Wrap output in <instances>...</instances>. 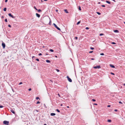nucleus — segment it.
Segmentation results:
<instances>
[{"mask_svg": "<svg viewBox=\"0 0 125 125\" xmlns=\"http://www.w3.org/2000/svg\"><path fill=\"white\" fill-rule=\"evenodd\" d=\"M3 123L4 124L7 125H10L8 124L9 123V121H4L3 122Z\"/></svg>", "mask_w": 125, "mask_h": 125, "instance_id": "1", "label": "nucleus"}, {"mask_svg": "<svg viewBox=\"0 0 125 125\" xmlns=\"http://www.w3.org/2000/svg\"><path fill=\"white\" fill-rule=\"evenodd\" d=\"M53 25L54 26V27L56 28L58 30L61 31V29L59 27H58L55 23H53Z\"/></svg>", "mask_w": 125, "mask_h": 125, "instance_id": "2", "label": "nucleus"}, {"mask_svg": "<svg viewBox=\"0 0 125 125\" xmlns=\"http://www.w3.org/2000/svg\"><path fill=\"white\" fill-rule=\"evenodd\" d=\"M67 78L68 79V80L69 82H72V79L68 76H67Z\"/></svg>", "mask_w": 125, "mask_h": 125, "instance_id": "3", "label": "nucleus"}, {"mask_svg": "<svg viewBox=\"0 0 125 125\" xmlns=\"http://www.w3.org/2000/svg\"><path fill=\"white\" fill-rule=\"evenodd\" d=\"M94 68V69H99L101 68L100 66V65L97 66H95L93 67Z\"/></svg>", "mask_w": 125, "mask_h": 125, "instance_id": "4", "label": "nucleus"}, {"mask_svg": "<svg viewBox=\"0 0 125 125\" xmlns=\"http://www.w3.org/2000/svg\"><path fill=\"white\" fill-rule=\"evenodd\" d=\"M8 15L9 16L11 17L12 18H15V17L13 15H12L10 13H9L8 14Z\"/></svg>", "mask_w": 125, "mask_h": 125, "instance_id": "5", "label": "nucleus"}, {"mask_svg": "<svg viewBox=\"0 0 125 125\" xmlns=\"http://www.w3.org/2000/svg\"><path fill=\"white\" fill-rule=\"evenodd\" d=\"M2 46L3 49H4L5 47V43L3 42L2 43Z\"/></svg>", "mask_w": 125, "mask_h": 125, "instance_id": "6", "label": "nucleus"}, {"mask_svg": "<svg viewBox=\"0 0 125 125\" xmlns=\"http://www.w3.org/2000/svg\"><path fill=\"white\" fill-rule=\"evenodd\" d=\"M10 111L13 114H15V112L14 111V110L13 109H11L10 110Z\"/></svg>", "mask_w": 125, "mask_h": 125, "instance_id": "7", "label": "nucleus"}, {"mask_svg": "<svg viewBox=\"0 0 125 125\" xmlns=\"http://www.w3.org/2000/svg\"><path fill=\"white\" fill-rule=\"evenodd\" d=\"M110 66L112 68H115V66H114V65H113L111 64H110Z\"/></svg>", "mask_w": 125, "mask_h": 125, "instance_id": "8", "label": "nucleus"}, {"mask_svg": "<svg viewBox=\"0 0 125 125\" xmlns=\"http://www.w3.org/2000/svg\"><path fill=\"white\" fill-rule=\"evenodd\" d=\"M36 15L37 17L39 18L40 17V15L39 14H38V13H36Z\"/></svg>", "mask_w": 125, "mask_h": 125, "instance_id": "9", "label": "nucleus"}, {"mask_svg": "<svg viewBox=\"0 0 125 125\" xmlns=\"http://www.w3.org/2000/svg\"><path fill=\"white\" fill-rule=\"evenodd\" d=\"M51 116H54L55 115V114L54 113H51Z\"/></svg>", "mask_w": 125, "mask_h": 125, "instance_id": "10", "label": "nucleus"}, {"mask_svg": "<svg viewBox=\"0 0 125 125\" xmlns=\"http://www.w3.org/2000/svg\"><path fill=\"white\" fill-rule=\"evenodd\" d=\"M114 31L115 32L118 33L119 32V31L117 30H115Z\"/></svg>", "mask_w": 125, "mask_h": 125, "instance_id": "11", "label": "nucleus"}, {"mask_svg": "<svg viewBox=\"0 0 125 125\" xmlns=\"http://www.w3.org/2000/svg\"><path fill=\"white\" fill-rule=\"evenodd\" d=\"M46 62L47 63H50L51 62V61L50 60H46Z\"/></svg>", "mask_w": 125, "mask_h": 125, "instance_id": "12", "label": "nucleus"}, {"mask_svg": "<svg viewBox=\"0 0 125 125\" xmlns=\"http://www.w3.org/2000/svg\"><path fill=\"white\" fill-rule=\"evenodd\" d=\"M105 2L109 4H111L110 2V1H108V0H106L105 1Z\"/></svg>", "mask_w": 125, "mask_h": 125, "instance_id": "13", "label": "nucleus"}, {"mask_svg": "<svg viewBox=\"0 0 125 125\" xmlns=\"http://www.w3.org/2000/svg\"><path fill=\"white\" fill-rule=\"evenodd\" d=\"M65 12L66 13H68L69 12L66 9H65L64 10Z\"/></svg>", "mask_w": 125, "mask_h": 125, "instance_id": "14", "label": "nucleus"}, {"mask_svg": "<svg viewBox=\"0 0 125 125\" xmlns=\"http://www.w3.org/2000/svg\"><path fill=\"white\" fill-rule=\"evenodd\" d=\"M107 122H112V120H111L108 119L107 120Z\"/></svg>", "mask_w": 125, "mask_h": 125, "instance_id": "15", "label": "nucleus"}, {"mask_svg": "<svg viewBox=\"0 0 125 125\" xmlns=\"http://www.w3.org/2000/svg\"><path fill=\"white\" fill-rule=\"evenodd\" d=\"M80 22H81V21H78L76 23V25H78L80 23Z\"/></svg>", "mask_w": 125, "mask_h": 125, "instance_id": "16", "label": "nucleus"}, {"mask_svg": "<svg viewBox=\"0 0 125 125\" xmlns=\"http://www.w3.org/2000/svg\"><path fill=\"white\" fill-rule=\"evenodd\" d=\"M7 10V8H4L3 9V10L4 11H6Z\"/></svg>", "mask_w": 125, "mask_h": 125, "instance_id": "17", "label": "nucleus"}, {"mask_svg": "<svg viewBox=\"0 0 125 125\" xmlns=\"http://www.w3.org/2000/svg\"><path fill=\"white\" fill-rule=\"evenodd\" d=\"M78 7H78L79 10H81V7L80 6H79Z\"/></svg>", "mask_w": 125, "mask_h": 125, "instance_id": "18", "label": "nucleus"}, {"mask_svg": "<svg viewBox=\"0 0 125 125\" xmlns=\"http://www.w3.org/2000/svg\"><path fill=\"white\" fill-rule=\"evenodd\" d=\"M96 13L97 14H98L99 15H100L101 14V13L100 12H96Z\"/></svg>", "mask_w": 125, "mask_h": 125, "instance_id": "19", "label": "nucleus"}, {"mask_svg": "<svg viewBox=\"0 0 125 125\" xmlns=\"http://www.w3.org/2000/svg\"><path fill=\"white\" fill-rule=\"evenodd\" d=\"M50 52H53L54 51V50H53L52 49H50Z\"/></svg>", "mask_w": 125, "mask_h": 125, "instance_id": "20", "label": "nucleus"}, {"mask_svg": "<svg viewBox=\"0 0 125 125\" xmlns=\"http://www.w3.org/2000/svg\"><path fill=\"white\" fill-rule=\"evenodd\" d=\"M56 111L58 112H60V111L58 109H57L56 110Z\"/></svg>", "mask_w": 125, "mask_h": 125, "instance_id": "21", "label": "nucleus"}, {"mask_svg": "<svg viewBox=\"0 0 125 125\" xmlns=\"http://www.w3.org/2000/svg\"><path fill=\"white\" fill-rule=\"evenodd\" d=\"M90 49L91 50H93L94 49V48L91 47L90 48Z\"/></svg>", "mask_w": 125, "mask_h": 125, "instance_id": "22", "label": "nucleus"}, {"mask_svg": "<svg viewBox=\"0 0 125 125\" xmlns=\"http://www.w3.org/2000/svg\"><path fill=\"white\" fill-rule=\"evenodd\" d=\"M104 35V34L103 33H100V34L99 35L100 36H102Z\"/></svg>", "mask_w": 125, "mask_h": 125, "instance_id": "23", "label": "nucleus"}, {"mask_svg": "<svg viewBox=\"0 0 125 125\" xmlns=\"http://www.w3.org/2000/svg\"><path fill=\"white\" fill-rule=\"evenodd\" d=\"M56 71H57L58 72H59L60 71V70H59V69H56Z\"/></svg>", "mask_w": 125, "mask_h": 125, "instance_id": "24", "label": "nucleus"}, {"mask_svg": "<svg viewBox=\"0 0 125 125\" xmlns=\"http://www.w3.org/2000/svg\"><path fill=\"white\" fill-rule=\"evenodd\" d=\"M36 99L37 100H38V99H39V97H36Z\"/></svg>", "mask_w": 125, "mask_h": 125, "instance_id": "25", "label": "nucleus"}, {"mask_svg": "<svg viewBox=\"0 0 125 125\" xmlns=\"http://www.w3.org/2000/svg\"><path fill=\"white\" fill-rule=\"evenodd\" d=\"M36 60L38 61H39V59L38 58L36 59Z\"/></svg>", "mask_w": 125, "mask_h": 125, "instance_id": "26", "label": "nucleus"}, {"mask_svg": "<svg viewBox=\"0 0 125 125\" xmlns=\"http://www.w3.org/2000/svg\"><path fill=\"white\" fill-rule=\"evenodd\" d=\"M92 100L93 102H95L96 101V100L95 99H92Z\"/></svg>", "mask_w": 125, "mask_h": 125, "instance_id": "27", "label": "nucleus"}, {"mask_svg": "<svg viewBox=\"0 0 125 125\" xmlns=\"http://www.w3.org/2000/svg\"><path fill=\"white\" fill-rule=\"evenodd\" d=\"M111 43L113 44H116V43L114 42H112Z\"/></svg>", "mask_w": 125, "mask_h": 125, "instance_id": "28", "label": "nucleus"}, {"mask_svg": "<svg viewBox=\"0 0 125 125\" xmlns=\"http://www.w3.org/2000/svg\"><path fill=\"white\" fill-rule=\"evenodd\" d=\"M100 55H104V54L103 53H100Z\"/></svg>", "mask_w": 125, "mask_h": 125, "instance_id": "29", "label": "nucleus"}, {"mask_svg": "<svg viewBox=\"0 0 125 125\" xmlns=\"http://www.w3.org/2000/svg\"><path fill=\"white\" fill-rule=\"evenodd\" d=\"M110 74H111L113 75H115V74L114 73H113L112 72H111L110 73Z\"/></svg>", "mask_w": 125, "mask_h": 125, "instance_id": "30", "label": "nucleus"}, {"mask_svg": "<svg viewBox=\"0 0 125 125\" xmlns=\"http://www.w3.org/2000/svg\"><path fill=\"white\" fill-rule=\"evenodd\" d=\"M40 103V102H39V101H38V102H37V103H36V104H39Z\"/></svg>", "mask_w": 125, "mask_h": 125, "instance_id": "31", "label": "nucleus"}, {"mask_svg": "<svg viewBox=\"0 0 125 125\" xmlns=\"http://www.w3.org/2000/svg\"><path fill=\"white\" fill-rule=\"evenodd\" d=\"M3 107H4L2 105H0V108H3Z\"/></svg>", "mask_w": 125, "mask_h": 125, "instance_id": "32", "label": "nucleus"}, {"mask_svg": "<svg viewBox=\"0 0 125 125\" xmlns=\"http://www.w3.org/2000/svg\"><path fill=\"white\" fill-rule=\"evenodd\" d=\"M93 52V51H90L89 52V53H92Z\"/></svg>", "mask_w": 125, "mask_h": 125, "instance_id": "33", "label": "nucleus"}, {"mask_svg": "<svg viewBox=\"0 0 125 125\" xmlns=\"http://www.w3.org/2000/svg\"><path fill=\"white\" fill-rule=\"evenodd\" d=\"M85 29L86 30H88L89 29V28L88 27H86L85 28Z\"/></svg>", "mask_w": 125, "mask_h": 125, "instance_id": "34", "label": "nucleus"}, {"mask_svg": "<svg viewBox=\"0 0 125 125\" xmlns=\"http://www.w3.org/2000/svg\"><path fill=\"white\" fill-rule=\"evenodd\" d=\"M38 12H40V11H41V10L40 9H39L38 10Z\"/></svg>", "mask_w": 125, "mask_h": 125, "instance_id": "35", "label": "nucleus"}, {"mask_svg": "<svg viewBox=\"0 0 125 125\" xmlns=\"http://www.w3.org/2000/svg\"><path fill=\"white\" fill-rule=\"evenodd\" d=\"M31 90V88H30L29 89H28V90L29 91H30Z\"/></svg>", "mask_w": 125, "mask_h": 125, "instance_id": "36", "label": "nucleus"}, {"mask_svg": "<svg viewBox=\"0 0 125 125\" xmlns=\"http://www.w3.org/2000/svg\"><path fill=\"white\" fill-rule=\"evenodd\" d=\"M22 82H20L19 83V85H20V84H22Z\"/></svg>", "mask_w": 125, "mask_h": 125, "instance_id": "37", "label": "nucleus"}, {"mask_svg": "<svg viewBox=\"0 0 125 125\" xmlns=\"http://www.w3.org/2000/svg\"><path fill=\"white\" fill-rule=\"evenodd\" d=\"M101 6L102 7H105V6L104 5H101Z\"/></svg>", "mask_w": 125, "mask_h": 125, "instance_id": "38", "label": "nucleus"}, {"mask_svg": "<svg viewBox=\"0 0 125 125\" xmlns=\"http://www.w3.org/2000/svg\"><path fill=\"white\" fill-rule=\"evenodd\" d=\"M8 26L10 27H11V26L10 25H8Z\"/></svg>", "mask_w": 125, "mask_h": 125, "instance_id": "39", "label": "nucleus"}, {"mask_svg": "<svg viewBox=\"0 0 125 125\" xmlns=\"http://www.w3.org/2000/svg\"><path fill=\"white\" fill-rule=\"evenodd\" d=\"M42 54L41 53H40L39 54V55L40 56L42 55Z\"/></svg>", "mask_w": 125, "mask_h": 125, "instance_id": "40", "label": "nucleus"}, {"mask_svg": "<svg viewBox=\"0 0 125 125\" xmlns=\"http://www.w3.org/2000/svg\"><path fill=\"white\" fill-rule=\"evenodd\" d=\"M5 21L6 22H7V19H6L5 20Z\"/></svg>", "mask_w": 125, "mask_h": 125, "instance_id": "41", "label": "nucleus"}, {"mask_svg": "<svg viewBox=\"0 0 125 125\" xmlns=\"http://www.w3.org/2000/svg\"><path fill=\"white\" fill-rule=\"evenodd\" d=\"M35 9L36 10H38L37 9H36V7H35V6H34V7Z\"/></svg>", "mask_w": 125, "mask_h": 125, "instance_id": "42", "label": "nucleus"}, {"mask_svg": "<svg viewBox=\"0 0 125 125\" xmlns=\"http://www.w3.org/2000/svg\"><path fill=\"white\" fill-rule=\"evenodd\" d=\"M75 38L76 39V40H77L78 39V38L77 37H75Z\"/></svg>", "mask_w": 125, "mask_h": 125, "instance_id": "43", "label": "nucleus"}, {"mask_svg": "<svg viewBox=\"0 0 125 125\" xmlns=\"http://www.w3.org/2000/svg\"><path fill=\"white\" fill-rule=\"evenodd\" d=\"M119 103L120 104H122V103L121 102V101H119Z\"/></svg>", "mask_w": 125, "mask_h": 125, "instance_id": "44", "label": "nucleus"}, {"mask_svg": "<svg viewBox=\"0 0 125 125\" xmlns=\"http://www.w3.org/2000/svg\"><path fill=\"white\" fill-rule=\"evenodd\" d=\"M51 21H50L49 23V25H51Z\"/></svg>", "mask_w": 125, "mask_h": 125, "instance_id": "45", "label": "nucleus"}, {"mask_svg": "<svg viewBox=\"0 0 125 125\" xmlns=\"http://www.w3.org/2000/svg\"><path fill=\"white\" fill-rule=\"evenodd\" d=\"M111 106L110 105H108L107 106V107H110Z\"/></svg>", "mask_w": 125, "mask_h": 125, "instance_id": "46", "label": "nucleus"}, {"mask_svg": "<svg viewBox=\"0 0 125 125\" xmlns=\"http://www.w3.org/2000/svg\"><path fill=\"white\" fill-rule=\"evenodd\" d=\"M114 111L116 112L117 111V109H115L114 110Z\"/></svg>", "mask_w": 125, "mask_h": 125, "instance_id": "47", "label": "nucleus"}, {"mask_svg": "<svg viewBox=\"0 0 125 125\" xmlns=\"http://www.w3.org/2000/svg\"><path fill=\"white\" fill-rule=\"evenodd\" d=\"M7 1H8V0H5V2H7Z\"/></svg>", "mask_w": 125, "mask_h": 125, "instance_id": "48", "label": "nucleus"}, {"mask_svg": "<svg viewBox=\"0 0 125 125\" xmlns=\"http://www.w3.org/2000/svg\"><path fill=\"white\" fill-rule=\"evenodd\" d=\"M91 60H94V59L93 58H91Z\"/></svg>", "mask_w": 125, "mask_h": 125, "instance_id": "49", "label": "nucleus"}, {"mask_svg": "<svg viewBox=\"0 0 125 125\" xmlns=\"http://www.w3.org/2000/svg\"><path fill=\"white\" fill-rule=\"evenodd\" d=\"M35 111L38 112H39V111L37 110H36Z\"/></svg>", "mask_w": 125, "mask_h": 125, "instance_id": "50", "label": "nucleus"}, {"mask_svg": "<svg viewBox=\"0 0 125 125\" xmlns=\"http://www.w3.org/2000/svg\"><path fill=\"white\" fill-rule=\"evenodd\" d=\"M94 104L95 105H97V104Z\"/></svg>", "mask_w": 125, "mask_h": 125, "instance_id": "51", "label": "nucleus"}, {"mask_svg": "<svg viewBox=\"0 0 125 125\" xmlns=\"http://www.w3.org/2000/svg\"><path fill=\"white\" fill-rule=\"evenodd\" d=\"M58 95L59 96V97H60V94H58Z\"/></svg>", "mask_w": 125, "mask_h": 125, "instance_id": "52", "label": "nucleus"}, {"mask_svg": "<svg viewBox=\"0 0 125 125\" xmlns=\"http://www.w3.org/2000/svg\"><path fill=\"white\" fill-rule=\"evenodd\" d=\"M34 57H35V56H32V59H33V58H34Z\"/></svg>", "mask_w": 125, "mask_h": 125, "instance_id": "53", "label": "nucleus"}, {"mask_svg": "<svg viewBox=\"0 0 125 125\" xmlns=\"http://www.w3.org/2000/svg\"><path fill=\"white\" fill-rule=\"evenodd\" d=\"M55 11H58V10L56 9V10Z\"/></svg>", "mask_w": 125, "mask_h": 125, "instance_id": "54", "label": "nucleus"}, {"mask_svg": "<svg viewBox=\"0 0 125 125\" xmlns=\"http://www.w3.org/2000/svg\"><path fill=\"white\" fill-rule=\"evenodd\" d=\"M49 55V54L48 53H46L45 54V55Z\"/></svg>", "mask_w": 125, "mask_h": 125, "instance_id": "55", "label": "nucleus"}, {"mask_svg": "<svg viewBox=\"0 0 125 125\" xmlns=\"http://www.w3.org/2000/svg\"><path fill=\"white\" fill-rule=\"evenodd\" d=\"M1 18H4V17H3V16H2L1 17Z\"/></svg>", "mask_w": 125, "mask_h": 125, "instance_id": "56", "label": "nucleus"}, {"mask_svg": "<svg viewBox=\"0 0 125 125\" xmlns=\"http://www.w3.org/2000/svg\"><path fill=\"white\" fill-rule=\"evenodd\" d=\"M55 57H56V58L57 57V56H56V55H55Z\"/></svg>", "mask_w": 125, "mask_h": 125, "instance_id": "57", "label": "nucleus"}, {"mask_svg": "<svg viewBox=\"0 0 125 125\" xmlns=\"http://www.w3.org/2000/svg\"><path fill=\"white\" fill-rule=\"evenodd\" d=\"M48 0H44L45 1H47Z\"/></svg>", "mask_w": 125, "mask_h": 125, "instance_id": "58", "label": "nucleus"}, {"mask_svg": "<svg viewBox=\"0 0 125 125\" xmlns=\"http://www.w3.org/2000/svg\"><path fill=\"white\" fill-rule=\"evenodd\" d=\"M44 125H47L46 124H44Z\"/></svg>", "mask_w": 125, "mask_h": 125, "instance_id": "59", "label": "nucleus"}, {"mask_svg": "<svg viewBox=\"0 0 125 125\" xmlns=\"http://www.w3.org/2000/svg\"><path fill=\"white\" fill-rule=\"evenodd\" d=\"M67 108H69V106H67Z\"/></svg>", "mask_w": 125, "mask_h": 125, "instance_id": "60", "label": "nucleus"}, {"mask_svg": "<svg viewBox=\"0 0 125 125\" xmlns=\"http://www.w3.org/2000/svg\"><path fill=\"white\" fill-rule=\"evenodd\" d=\"M98 3V4H99L100 3V2H99Z\"/></svg>", "mask_w": 125, "mask_h": 125, "instance_id": "61", "label": "nucleus"}, {"mask_svg": "<svg viewBox=\"0 0 125 125\" xmlns=\"http://www.w3.org/2000/svg\"><path fill=\"white\" fill-rule=\"evenodd\" d=\"M124 85L125 86V83L124 84Z\"/></svg>", "mask_w": 125, "mask_h": 125, "instance_id": "62", "label": "nucleus"}, {"mask_svg": "<svg viewBox=\"0 0 125 125\" xmlns=\"http://www.w3.org/2000/svg\"><path fill=\"white\" fill-rule=\"evenodd\" d=\"M61 106H62V104H61Z\"/></svg>", "mask_w": 125, "mask_h": 125, "instance_id": "63", "label": "nucleus"}, {"mask_svg": "<svg viewBox=\"0 0 125 125\" xmlns=\"http://www.w3.org/2000/svg\"><path fill=\"white\" fill-rule=\"evenodd\" d=\"M50 81L52 82V80H50Z\"/></svg>", "mask_w": 125, "mask_h": 125, "instance_id": "64", "label": "nucleus"}]
</instances>
